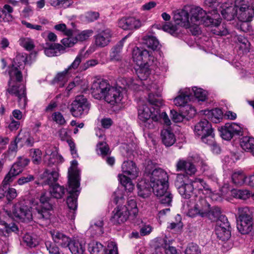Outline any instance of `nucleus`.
<instances>
[{
	"label": "nucleus",
	"mask_w": 254,
	"mask_h": 254,
	"mask_svg": "<svg viewBox=\"0 0 254 254\" xmlns=\"http://www.w3.org/2000/svg\"><path fill=\"white\" fill-rule=\"evenodd\" d=\"M110 86L106 80L102 79L95 80L91 88L92 96L99 100L103 99Z\"/></svg>",
	"instance_id": "nucleus-15"
},
{
	"label": "nucleus",
	"mask_w": 254,
	"mask_h": 254,
	"mask_svg": "<svg viewBox=\"0 0 254 254\" xmlns=\"http://www.w3.org/2000/svg\"><path fill=\"white\" fill-rule=\"evenodd\" d=\"M210 210V205L201 196H196L194 204L189 208L188 215L191 217L199 215L201 217L206 216Z\"/></svg>",
	"instance_id": "nucleus-9"
},
{
	"label": "nucleus",
	"mask_w": 254,
	"mask_h": 254,
	"mask_svg": "<svg viewBox=\"0 0 254 254\" xmlns=\"http://www.w3.org/2000/svg\"><path fill=\"white\" fill-rule=\"evenodd\" d=\"M176 167L177 171L184 170L188 175L190 176L194 175L196 172V169L192 163L183 160H179Z\"/></svg>",
	"instance_id": "nucleus-30"
},
{
	"label": "nucleus",
	"mask_w": 254,
	"mask_h": 254,
	"mask_svg": "<svg viewBox=\"0 0 254 254\" xmlns=\"http://www.w3.org/2000/svg\"><path fill=\"white\" fill-rule=\"evenodd\" d=\"M243 127L235 123H227L219 130L221 137L225 140H230L235 135H240L243 132Z\"/></svg>",
	"instance_id": "nucleus-14"
},
{
	"label": "nucleus",
	"mask_w": 254,
	"mask_h": 254,
	"mask_svg": "<svg viewBox=\"0 0 254 254\" xmlns=\"http://www.w3.org/2000/svg\"><path fill=\"white\" fill-rule=\"evenodd\" d=\"M112 221L115 224H122L128 219L129 215L126 207L118 205L113 211Z\"/></svg>",
	"instance_id": "nucleus-23"
},
{
	"label": "nucleus",
	"mask_w": 254,
	"mask_h": 254,
	"mask_svg": "<svg viewBox=\"0 0 254 254\" xmlns=\"http://www.w3.org/2000/svg\"><path fill=\"white\" fill-rule=\"evenodd\" d=\"M191 97V92L190 88H186L181 89L179 91V94L174 100L175 105L178 107H184L188 104Z\"/></svg>",
	"instance_id": "nucleus-25"
},
{
	"label": "nucleus",
	"mask_w": 254,
	"mask_h": 254,
	"mask_svg": "<svg viewBox=\"0 0 254 254\" xmlns=\"http://www.w3.org/2000/svg\"><path fill=\"white\" fill-rule=\"evenodd\" d=\"M240 145L243 149L250 152L254 146V138L244 136L241 139Z\"/></svg>",
	"instance_id": "nucleus-43"
},
{
	"label": "nucleus",
	"mask_w": 254,
	"mask_h": 254,
	"mask_svg": "<svg viewBox=\"0 0 254 254\" xmlns=\"http://www.w3.org/2000/svg\"><path fill=\"white\" fill-rule=\"evenodd\" d=\"M173 13L174 16H204L207 14L202 8L194 5H185L182 8L174 10Z\"/></svg>",
	"instance_id": "nucleus-18"
},
{
	"label": "nucleus",
	"mask_w": 254,
	"mask_h": 254,
	"mask_svg": "<svg viewBox=\"0 0 254 254\" xmlns=\"http://www.w3.org/2000/svg\"><path fill=\"white\" fill-rule=\"evenodd\" d=\"M23 242L30 247H35L38 244V241L35 237L30 234H26L23 238Z\"/></svg>",
	"instance_id": "nucleus-57"
},
{
	"label": "nucleus",
	"mask_w": 254,
	"mask_h": 254,
	"mask_svg": "<svg viewBox=\"0 0 254 254\" xmlns=\"http://www.w3.org/2000/svg\"><path fill=\"white\" fill-rule=\"evenodd\" d=\"M221 13L223 16L230 15H248L254 16V1L251 7L248 5L247 0H235V5L232 3H224L221 6Z\"/></svg>",
	"instance_id": "nucleus-4"
},
{
	"label": "nucleus",
	"mask_w": 254,
	"mask_h": 254,
	"mask_svg": "<svg viewBox=\"0 0 254 254\" xmlns=\"http://www.w3.org/2000/svg\"><path fill=\"white\" fill-rule=\"evenodd\" d=\"M150 105L139 107L138 117L143 126L147 129L155 128L160 119V107L163 105L162 99L152 94L148 95Z\"/></svg>",
	"instance_id": "nucleus-2"
},
{
	"label": "nucleus",
	"mask_w": 254,
	"mask_h": 254,
	"mask_svg": "<svg viewBox=\"0 0 254 254\" xmlns=\"http://www.w3.org/2000/svg\"><path fill=\"white\" fill-rule=\"evenodd\" d=\"M32 161L35 164H39L41 161L42 152L39 149H32L30 150Z\"/></svg>",
	"instance_id": "nucleus-62"
},
{
	"label": "nucleus",
	"mask_w": 254,
	"mask_h": 254,
	"mask_svg": "<svg viewBox=\"0 0 254 254\" xmlns=\"http://www.w3.org/2000/svg\"><path fill=\"white\" fill-rule=\"evenodd\" d=\"M29 160L26 158L19 157L18 160L11 167L9 172L6 174L2 184L7 185L11 183L15 178L21 174L24 168L28 165Z\"/></svg>",
	"instance_id": "nucleus-7"
},
{
	"label": "nucleus",
	"mask_w": 254,
	"mask_h": 254,
	"mask_svg": "<svg viewBox=\"0 0 254 254\" xmlns=\"http://www.w3.org/2000/svg\"><path fill=\"white\" fill-rule=\"evenodd\" d=\"M59 176L57 171H50L46 169L44 172L40 175V180L42 181L43 185H52L57 181Z\"/></svg>",
	"instance_id": "nucleus-27"
},
{
	"label": "nucleus",
	"mask_w": 254,
	"mask_h": 254,
	"mask_svg": "<svg viewBox=\"0 0 254 254\" xmlns=\"http://www.w3.org/2000/svg\"><path fill=\"white\" fill-rule=\"evenodd\" d=\"M18 42L19 45L27 50L30 51L34 48L33 41L29 38L22 37L19 40Z\"/></svg>",
	"instance_id": "nucleus-58"
},
{
	"label": "nucleus",
	"mask_w": 254,
	"mask_h": 254,
	"mask_svg": "<svg viewBox=\"0 0 254 254\" xmlns=\"http://www.w3.org/2000/svg\"><path fill=\"white\" fill-rule=\"evenodd\" d=\"M150 64L144 65L139 66L136 70L138 78L140 81L146 80L150 74V70L149 68Z\"/></svg>",
	"instance_id": "nucleus-48"
},
{
	"label": "nucleus",
	"mask_w": 254,
	"mask_h": 254,
	"mask_svg": "<svg viewBox=\"0 0 254 254\" xmlns=\"http://www.w3.org/2000/svg\"><path fill=\"white\" fill-rule=\"evenodd\" d=\"M159 198L160 202L161 204H163L168 206L171 205L172 201L173 195L170 191L165 193L161 196H158Z\"/></svg>",
	"instance_id": "nucleus-59"
},
{
	"label": "nucleus",
	"mask_w": 254,
	"mask_h": 254,
	"mask_svg": "<svg viewBox=\"0 0 254 254\" xmlns=\"http://www.w3.org/2000/svg\"><path fill=\"white\" fill-rule=\"evenodd\" d=\"M122 207H126L127 211L129 212V216L135 217L138 212V209L137 206L136 201L133 199H128L126 205H122Z\"/></svg>",
	"instance_id": "nucleus-45"
},
{
	"label": "nucleus",
	"mask_w": 254,
	"mask_h": 254,
	"mask_svg": "<svg viewBox=\"0 0 254 254\" xmlns=\"http://www.w3.org/2000/svg\"><path fill=\"white\" fill-rule=\"evenodd\" d=\"M252 17H237L239 21L238 25L242 31H246L248 30V27L249 25V22L252 21Z\"/></svg>",
	"instance_id": "nucleus-61"
},
{
	"label": "nucleus",
	"mask_w": 254,
	"mask_h": 254,
	"mask_svg": "<svg viewBox=\"0 0 254 254\" xmlns=\"http://www.w3.org/2000/svg\"><path fill=\"white\" fill-rule=\"evenodd\" d=\"M123 95L120 89L110 86L104 99L111 105L120 103L122 100Z\"/></svg>",
	"instance_id": "nucleus-22"
},
{
	"label": "nucleus",
	"mask_w": 254,
	"mask_h": 254,
	"mask_svg": "<svg viewBox=\"0 0 254 254\" xmlns=\"http://www.w3.org/2000/svg\"><path fill=\"white\" fill-rule=\"evenodd\" d=\"M50 234L55 244L63 248L67 247L70 240L69 237L63 232L56 230L50 231Z\"/></svg>",
	"instance_id": "nucleus-24"
},
{
	"label": "nucleus",
	"mask_w": 254,
	"mask_h": 254,
	"mask_svg": "<svg viewBox=\"0 0 254 254\" xmlns=\"http://www.w3.org/2000/svg\"><path fill=\"white\" fill-rule=\"evenodd\" d=\"M194 132L196 135L201 137L203 142L207 144L213 143L214 133L211 124L207 120H202L197 123Z\"/></svg>",
	"instance_id": "nucleus-6"
},
{
	"label": "nucleus",
	"mask_w": 254,
	"mask_h": 254,
	"mask_svg": "<svg viewBox=\"0 0 254 254\" xmlns=\"http://www.w3.org/2000/svg\"><path fill=\"white\" fill-rule=\"evenodd\" d=\"M254 208L248 207H242L238 208L239 219H245L247 221H253Z\"/></svg>",
	"instance_id": "nucleus-36"
},
{
	"label": "nucleus",
	"mask_w": 254,
	"mask_h": 254,
	"mask_svg": "<svg viewBox=\"0 0 254 254\" xmlns=\"http://www.w3.org/2000/svg\"><path fill=\"white\" fill-rule=\"evenodd\" d=\"M145 173L149 178L151 184L168 181L167 173L161 168H154L152 165L148 164L146 166Z\"/></svg>",
	"instance_id": "nucleus-13"
},
{
	"label": "nucleus",
	"mask_w": 254,
	"mask_h": 254,
	"mask_svg": "<svg viewBox=\"0 0 254 254\" xmlns=\"http://www.w3.org/2000/svg\"><path fill=\"white\" fill-rule=\"evenodd\" d=\"M77 166V161L73 160L68 170V187L67 190L70 195L67 198L66 203L69 209L68 216L72 220H74L75 217V211L77 207V199L80 193L79 173Z\"/></svg>",
	"instance_id": "nucleus-3"
},
{
	"label": "nucleus",
	"mask_w": 254,
	"mask_h": 254,
	"mask_svg": "<svg viewBox=\"0 0 254 254\" xmlns=\"http://www.w3.org/2000/svg\"><path fill=\"white\" fill-rule=\"evenodd\" d=\"M144 22L140 17H123L118 24L124 30H132L140 27Z\"/></svg>",
	"instance_id": "nucleus-19"
},
{
	"label": "nucleus",
	"mask_w": 254,
	"mask_h": 254,
	"mask_svg": "<svg viewBox=\"0 0 254 254\" xmlns=\"http://www.w3.org/2000/svg\"><path fill=\"white\" fill-rule=\"evenodd\" d=\"M160 136L162 143L166 146H171L176 141L175 135L169 127L163 129L161 131Z\"/></svg>",
	"instance_id": "nucleus-29"
},
{
	"label": "nucleus",
	"mask_w": 254,
	"mask_h": 254,
	"mask_svg": "<svg viewBox=\"0 0 254 254\" xmlns=\"http://www.w3.org/2000/svg\"><path fill=\"white\" fill-rule=\"evenodd\" d=\"M147 50L135 47L132 52V57L134 62L140 66L150 64L153 61L154 57Z\"/></svg>",
	"instance_id": "nucleus-12"
},
{
	"label": "nucleus",
	"mask_w": 254,
	"mask_h": 254,
	"mask_svg": "<svg viewBox=\"0 0 254 254\" xmlns=\"http://www.w3.org/2000/svg\"><path fill=\"white\" fill-rule=\"evenodd\" d=\"M166 21L163 25L162 28L164 31L171 34L176 32L177 30V26L180 25L186 28H190L193 35H197L200 33L198 25L200 24L205 26H218L221 23L222 18L213 17H173L174 23L171 20V17H163Z\"/></svg>",
	"instance_id": "nucleus-1"
},
{
	"label": "nucleus",
	"mask_w": 254,
	"mask_h": 254,
	"mask_svg": "<svg viewBox=\"0 0 254 254\" xmlns=\"http://www.w3.org/2000/svg\"><path fill=\"white\" fill-rule=\"evenodd\" d=\"M70 112L75 117H81L88 113L90 106L87 99L83 96H77L71 104Z\"/></svg>",
	"instance_id": "nucleus-11"
},
{
	"label": "nucleus",
	"mask_w": 254,
	"mask_h": 254,
	"mask_svg": "<svg viewBox=\"0 0 254 254\" xmlns=\"http://www.w3.org/2000/svg\"><path fill=\"white\" fill-rule=\"evenodd\" d=\"M123 173L135 179L138 176V170L135 164L132 161H124L122 166Z\"/></svg>",
	"instance_id": "nucleus-28"
},
{
	"label": "nucleus",
	"mask_w": 254,
	"mask_h": 254,
	"mask_svg": "<svg viewBox=\"0 0 254 254\" xmlns=\"http://www.w3.org/2000/svg\"><path fill=\"white\" fill-rule=\"evenodd\" d=\"M113 33L108 28L101 30L94 36L95 45L99 48L107 46L111 42Z\"/></svg>",
	"instance_id": "nucleus-21"
},
{
	"label": "nucleus",
	"mask_w": 254,
	"mask_h": 254,
	"mask_svg": "<svg viewBox=\"0 0 254 254\" xmlns=\"http://www.w3.org/2000/svg\"><path fill=\"white\" fill-rule=\"evenodd\" d=\"M93 34V31L91 29L85 30L78 33L75 37L77 42H83L88 39Z\"/></svg>",
	"instance_id": "nucleus-60"
},
{
	"label": "nucleus",
	"mask_w": 254,
	"mask_h": 254,
	"mask_svg": "<svg viewBox=\"0 0 254 254\" xmlns=\"http://www.w3.org/2000/svg\"><path fill=\"white\" fill-rule=\"evenodd\" d=\"M222 220L217 221V225L215 227V233L217 238L222 241L228 240L231 237L230 224L225 217H222Z\"/></svg>",
	"instance_id": "nucleus-16"
},
{
	"label": "nucleus",
	"mask_w": 254,
	"mask_h": 254,
	"mask_svg": "<svg viewBox=\"0 0 254 254\" xmlns=\"http://www.w3.org/2000/svg\"><path fill=\"white\" fill-rule=\"evenodd\" d=\"M253 221H247L245 219H239L237 222V228L242 234H246L252 230Z\"/></svg>",
	"instance_id": "nucleus-37"
},
{
	"label": "nucleus",
	"mask_w": 254,
	"mask_h": 254,
	"mask_svg": "<svg viewBox=\"0 0 254 254\" xmlns=\"http://www.w3.org/2000/svg\"><path fill=\"white\" fill-rule=\"evenodd\" d=\"M199 113L204 118L215 123H219L222 119L223 112L218 108L201 110Z\"/></svg>",
	"instance_id": "nucleus-26"
},
{
	"label": "nucleus",
	"mask_w": 254,
	"mask_h": 254,
	"mask_svg": "<svg viewBox=\"0 0 254 254\" xmlns=\"http://www.w3.org/2000/svg\"><path fill=\"white\" fill-rule=\"evenodd\" d=\"M151 186L154 194L157 197L161 196L165 193L168 192V181L167 182H160V183H151Z\"/></svg>",
	"instance_id": "nucleus-34"
},
{
	"label": "nucleus",
	"mask_w": 254,
	"mask_h": 254,
	"mask_svg": "<svg viewBox=\"0 0 254 254\" xmlns=\"http://www.w3.org/2000/svg\"><path fill=\"white\" fill-rule=\"evenodd\" d=\"M191 97L194 96L198 100L203 101L205 100L207 97V92L201 88L193 87L190 89Z\"/></svg>",
	"instance_id": "nucleus-51"
},
{
	"label": "nucleus",
	"mask_w": 254,
	"mask_h": 254,
	"mask_svg": "<svg viewBox=\"0 0 254 254\" xmlns=\"http://www.w3.org/2000/svg\"><path fill=\"white\" fill-rule=\"evenodd\" d=\"M89 250L91 254H105V248L102 244L93 242L89 244Z\"/></svg>",
	"instance_id": "nucleus-47"
},
{
	"label": "nucleus",
	"mask_w": 254,
	"mask_h": 254,
	"mask_svg": "<svg viewBox=\"0 0 254 254\" xmlns=\"http://www.w3.org/2000/svg\"><path fill=\"white\" fill-rule=\"evenodd\" d=\"M49 197L46 193H43L40 197L39 203L36 201L32 202V208L35 209L36 213L35 217L38 219L47 220L50 218L52 205L49 203Z\"/></svg>",
	"instance_id": "nucleus-5"
},
{
	"label": "nucleus",
	"mask_w": 254,
	"mask_h": 254,
	"mask_svg": "<svg viewBox=\"0 0 254 254\" xmlns=\"http://www.w3.org/2000/svg\"><path fill=\"white\" fill-rule=\"evenodd\" d=\"M67 247L72 254H83L85 251V245L77 240H70Z\"/></svg>",
	"instance_id": "nucleus-35"
},
{
	"label": "nucleus",
	"mask_w": 254,
	"mask_h": 254,
	"mask_svg": "<svg viewBox=\"0 0 254 254\" xmlns=\"http://www.w3.org/2000/svg\"><path fill=\"white\" fill-rule=\"evenodd\" d=\"M194 191H198V193H202L211 198H213L214 193L209 188V186L202 179L195 178L190 181Z\"/></svg>",
	"instance_id": "nucleus-20"
},
{
	"label": "nucleus",
	"mask_w": 254,
	"mask_h": 254,
	"mask_svg": "<svg viewBox=\"0 0 254 254\" xmlns=\"http://www.w3.org/2000/svg\"><path fill=\"white\" fill-rule=\"evenodd\" d=\"M43 160L46 166L51 167L63 162L64 159L58 154L54 147L49 146L45 150Z\"/></svg>",
	"instance_id": "nucleus-17"
},
{
	"label": "nucleus",
	"mask_w": 254,
	"mask_h": 254,
	"mask_svg": "<svg viewBox=\"0 0 254 254\" xmlns=\"http://www.w3.org/2000/svg\"><path fill=\"white\" fill-rule=\"evenodd\" d=\"M201 168L205 175L207 176L213 181L217 180L214 169L208 166V164L206 162L204 161H202L201 162Z\"/></svg>",
	"instance_id": "nucleus-53"
},
{
	"label": "nucleus",
	"mask_w": 254,
	"mask_h": 254,
	"mask_svg": "<svg viewBox=\"0 0 254 254\" xmlns=\"http://www.w3.org/2000/svg\"><path fill=\"white\" fill-rule=\"evenodd\" d=\"M121 81L122 82L123 84L125 85L124 88H126V86H127L133 90H136L138 89L140 82V81L137 80L134 82L132 78H123L121 80Z\"/></svg>",
	"instance_id": "nucleus-56"
},
{
	"label": "nucleus",
	"mask_w": 254,
	"mask_h": 254,
	"mask_svg": "<svg viewBox=\"0 0 254 254\" xmlns=\"http://www.w3.org/2000/svg\"><path fill=\"white\" fill-rule=\"evenodd\" d=\"M237 40L239 43V49L244 52H248L250 43L248 40L242 36H238Z\"/></svg>",
	"instance_id": "nucleus-63"
},
{
	"label": "nucleus",
	"mask_w": 254,
	"mask_h": 254,
	"mask_svg": "<svg viewBox=\"0 0 254 254\" xmlns=\"http://www.w3.org/2000/svg\"><path fill=\"white\" fill-rule=\"evenodd\" d=\"M232 195L237 198L245 200L249 198L251 193L247 190H232Z\"/></svg>",
	"instance_id": "nucleus-54"
},
{
	"label": "nucleus",
	"mask_w": 254,
	"mask_h": 254,
	"mask_svg": "<svg viewBox=\"0 0 254 254\" xmlns=\"http://www.w3.org/2000/svg\"><path fill=\"white\" fill-rule=\"evenodd\" d=\"M18 230L17 226L14 223L8 224L4 221L0 220V235L5 236L11 232Z\"/></svg>",
	"instance_id": "nucleus-38"
},
{
	"label": "nucleus",
	"mask_w": 254,
	"mask_h": 254,
	"mask_svg": "<svg viewBox=\"0 0 254 254\" xmlns=\"http://www.w3.org/2000/svg\"><path fill=\"white\" fill-rule=\"evenodd\" d=\"M118 177L121 184L124 187L126 190L131 192L134 190V185L130 178L123 174H119Z\"/></svg>",
	"instance_id": "nucleus-46"
},
{
	"label": "nucleus",
	"mask_w": 254,
	"mask_h": 254,
	"mask_svg": "<svg viewBox=\"0 0 254 254\" xmlns=\"http://www.w3.org/2000/svg\"><path fill=\"white\" fill-rule=\"evenodd\" d=\"M27 57L23 54H18L14 58L12 66L9 68L8 73L11 80L15 78L17 81H21L22 75L21 70L24 68Z\"/></svg>",
	"instance_id": "nucleus-10"
},
{
	"label": "nucleus",
	"mask_w": 254,
	"mask_h": 254,
	"mask_svg": "<svg viewBox=\"0 0 254 254\" xmlns=\"http://www.w3.org/2000/svg\"><path fill=\"white\" fill-rule=\"evenodd\" d=\"M188 177L184 174H178L175 181V185L178 189L189 182Z\"/></svg>",
	"instance_id": "nucleus-64"
},
{
	"label": "nucleus",
	"mask_w": 254,
	"mask_h": 254,
	"mask_svg": "<svg viewBox=\"0 0 254 254\" xmlns=\"http://www.w3.org/2000/svg\"><path fill=\"white\" fill-rule=\"evenodd\" d=\"M14 79H16L15 78L12 80H11L10 78V80L8 82L9 87L7 89V91L9 94L17 97L20 94L21 92L20 91H21L22 90H25V88L23 85H17V84L11 85V81Z\"/></svg>",
	"instance_id": "nucleus-49"
},
{
	"label": "nucleus",
	"mask_w": 254,
	"mask_h": 254,
	"mask_svg": "<svg viewBox=\"0 0 254 254\" xmlns=\"http://www.w3.org/2000/svg\"><path fill=\"white\" fill-rule=\"evenodd\" d=\"M128 37V35L125 36L112 49L110 53V58L111 60L119 61L121 60L120 53L123 49L124 42Z\"/></svg>",
	"instance_id": "nucleus-32"
},
{
	"label": "nucleus",
	"mask_w": 254,
	"mask_h": 254,
	"mask_svg": "<svg viewBox=\"0 0 254 254\" xmlns=\"http://www.w3.org/2000/svg\"><path fill=\"white\" fill-rule=\"evenodd\" d=\"M96 151L98 154L105 156L110 153V149L105 142L100 141L97 144Z\"/></svg>",
	"instance_id": "nucleus-55"
},
{
	"label": "nucleus",
	"mask_w": 254,
	"mask_h": 254,
	"mask_svg": "<svg viewBox=\"0 0 254 254\" xmlns=\"http://www.w3.org/2000/svg\"><path fill=\"white\" fill-rule=\"evenodd\" d=\"M178 191L181 195L184 198H190L193 192V187L190 182H188L185 185L178 189Z\"/></svg>",
	"instance_id": "nucleus-41"
},
{
	"label": "nucleus",
	"mask_w": 254,
	"mask_h": 254,
	"mask_svg": "<svg viewBox=\"0 0 254 254\" xmlns=\"http://www.w3.org/2000/svg\"><path fill=\"white\" fill-rule=\"evenodd\" d=\"M232 182L236 185L241 186L246 181L247 177L246 174L242 171L234 172L231 176Z\"/></svg>",
	"instance_id": "nucleus-40"
},
{
	"label": "nucleus",
	"mask_w": 254,
	"mask_h": 254,
	"mask_svg": "<svg viewBox=\"0 0 254 254\" xmlns=\"http://www.w3.org/2000/svg\"><path fill=\"white\" fill-rule=\"evenodd\" d=\"M71 74L72 73L66 68L63 72L57 75L54 78V81L55 82L59 83V86L62 87L64 85V83L67 82Z\"/></svg>",
	"instance_id": "nucleus-42"
},
{
	"label": "nucleus",
	"mask_w": 254,
	"mask_h": 254,
	"mask_svg": "<svg viewBox=\"0 0 254 254\" xmlns=\"http://www.w3.org/2000/svg\"><path fill=\"white\" fill-rule=\"evenodd\" d=\"M64 47L60 44H52L49 48H46L44 53L48 57L57 56L64 53Z\"/></svg>",
	"instance_id": "nucleus-33"
},
{
	"label": "nucleus",
	"mask_w": 254,
	"mask_h": 254,
	"mask_svg": "<svg viewBox=\"0 0 254 254\" xmlns=\"http://www.w3.org/2000/svg\"><path fill=\"white\" fill-rule=\"evenodd\" d=\"M20 139L18 137H16L13 141L10 142L8 147V149L5 153L6 157L9 159H13L16 155L17 151V144L19 142Z\"/></svg>",
	"instance_id": "nucleus-39"
},
{
	"label": "nucleus",
	"mask_w": 254,
	"mask_h": 254,
	"mask_svg": "<svg viewBox=\"0 0 254 254\" xmlns=\"http://www.w3.org/2000/svg\"><path fill=\"white\" fill-rule=\"evenodd\" d=\"M144 43L146 46L153 50L159 46V43L156 37L152 36H146L143 38Z\"/></svg>",
	"instance_id": "nucleus-50"
},
{
	"label": "nucleus",
	"mask_w": 254,
	"mask_h": 254,
	"mask_svg": "<svg viewBox=\"0 0 254 254\" xmlns=\"http://www.w3.org/2000/svg\"><path fill=\"white\" fill-rule=\"evenodd\" d=\"M31 207L32 205L29 206L25 203H19L16 205L13 212V215L18 220L24 222H30L34 218L39 220L35 217L36 211Z\"/></svg>",
	"instance_id": "nucleus-8"
},
{
	"label": "nucleus",
	"mask_w": 254,
	"mask_h": 254,
	"mask_svg": "<svg viewBox=\"0 0 254 254\" xmlns=\"http://www.w3.org/2000/svg\"><path fill=\"white\" fill-rule=\"evenodd\" d=\"M221 209L217 206L213 207L212 208H210V210L207 214V216L212 221H215L216 220H222V217H224V216H221Z\"/></svg>",
	"instance_id": "nucleus-52"
},
{
	"label": "nucleus",
	"mask_w": 254,
	"mask_h": 254,
	"mask_svg": "<svg viewBox=\"0 0 254 254\" xmlns=\"http://www.w3.org/2000/svg\"><path fill=\"white\" fill-rule=\"evenodd\" d=\"M138 194L142 198L148 197L151 192V183L149 184L145 180H141L137 184Z\"/></svg>",
	"instance_id": "nucleus-31"
},
{
	"label": "nucleus",
	"mask_w": 254,
	"mask_h": 254,
	"mask_svg": "<svg viewBox=\"0 0 254 254\" xmlns=\"http://www.w3.org/2000/svg\"><path fill=\"white\" fill-rule=\"evenodd\" d=\"M65 192V189L63 186L58 184L53 185L50 190L51 195L56 198L60 199L63 197Z\"/></svg>",
	"instance_id": "nucleus-44"
}]
</instances>
